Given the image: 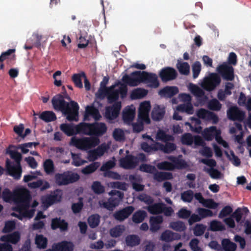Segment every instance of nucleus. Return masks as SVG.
I'll list each match as a JSON object with an SVG mask.
<instances>
[{
	"mask_svg": "<svg viewBox=\"0 0 251 251\" xmlns=\"http://www.w3.org/2000/svg\"><path fill=\"white\" fill-rule=\"evenodd\" d=\"M123 82L129 86H136L141 83L147 84L150 87L157 88L159 85L157 75L152 73L146 71H136L130 74H126L122 77Z\"/></svg>",
	"mask_w": 251,
	"mask_h": 251,
	"instance_id": "obj_1",
	"label": "nucleus"
},
{
	"mask_svg": "<svg viewBox=\"0 0 251 251\" xmlns=\"http://www.w3.org/2000/svg\"><path fill=\"white\" fill-rule=\"evenodd\" d=\"M65 98L70 99L69 97H64L60 94L54 96L51 100L53 108L66 115L69 121H77L79 108L78 103L74 100L69 103L64 100Z\"/></svg>",
	"mask_w": 251,
	"mask_h": 251,
	"instance_id": "obj_2",
	"label": "nucleus"
},
{
	"mask_svg": "<svg viewBox=\"0 0 251 251\" xmlns=\"http://www.w3.org/2000/svg\"><path fill=\"white\" fill-rule=\"evenodd\" d=\"M6 153L10 155L12 159L14 160L15 164H14L9 159L6 160V175L12 176L15 180H19L22 173V168L21 164L22 155L18 151L14 150H7Z\"/></svg>",
	"mask_w": 251,
	"mask_h": 251,
	"instance_id": "obj_3",
	"label": "nucleus"
},
{
	"mask_svg": "<svg viewBox=\"0 0 251 251\" xmlns=\"http://www.w3.org/2000/svg\"><path fill=\"white\" fill-rule=\"evenodd\" d=\"M30 196L27 191H20L16 196L15 200L16 206L13 210L20 214L24 213L25 217L31 218L34 213V210H28L30 200Z\"/></svg>",
	"mask_w": 251,
	"mask_h": 251,
	"instance_id": "obj_4",
	"label": "nucleus"
},
{
	"mask_svg": "<svg viewBox=\"0 0 251 251\" xmlns=\"http://www.w3.org/2000/svg\"><path fill=\"white\" fill-rule=\"evenodd\" d=\"M127 84L120 81H118L111 85L104 92L105 93L107 101L109 103H113L117 102L119 95L123 99L126 97L127 93Z\"/></svg>",
	"mask_w": 251,
	"mask_h": 251,
	"instance_id": "obj_5",
	"label": "nucleus"
},
{
	"mask_svg": "<svg viewBox=\"0 0 251 251\" xmlns=\"http://www.w3.org/2000/svg\"><path fill=\"white\" fill-rule=\"evenodd\" d=\"M78 127L83 131V134L94 136L93 137L98 138L103 135L107 130V127L105 123L97 122L93 123L81 122Z\"/></svg>",
	"mask_w": 251,
	"mask_h": 251,
	"instance_id": "obj_6",
	"label": "nucleus"
},
{
	"mask_svg": "<svg viewBox=\"0 0 251 251\" xmlns=\"http://www.w3.org/2000/svg\"><path fill=\"white\" fill-rule=\"evenodd\" d=\"M100 140L97 137H83L78 138L73 137L70 141V145L75 147L78 149L86 151L97 146Z\"/></svg>",
	"mask_w": 251,
	"mask_h": 251,
	"instance_id": "obj_7",
	"label": "nucleus"
},
{
	"mask_svg": "<svg viewBox=\"0 0 251 251\" xmlns=\"http://www.w3.org/2000/svg\"><path fill=\"white\" fill-rule=\"evenodd\" d=\"M79 178L78 174L69 171L62 173H57L54 176L55 182L58 186L73 183L78 181Z\"/></svg>",
	"mask_w": 251,
	"mask_h": 251,
	"instance_id": "obj_8",
	"label": "nucleus"
},
{
	"mask_svg": "<svg viewBox=\"0 0 251 251\" xmlns=\"http://www.w3.org/2000/svg\"><path fill=\"white\" fill-rule=\"evenodd\" d=\"M62 197V190L57 189L50 194L45 195L41 197V200L44 206L49 207L53 204L60 202Z\"/></svg>",
	"mask_w": 251,
	"mask_h": 251,
	"instance_id": "obj_9",
	"label": "nucleus"
},
{
	"mask_svg": "<svg viewBox=\"0 0 251 251\" xmlns=\"http://www.w3.org/2000/svg\"><path fill=\"white\" fill-rule=\"evenodd\" d=\"M221 79L220 76L216 73H212L209 76L205 78L202 84V87L207 91H212L220 85Z\"/></svg>",
	"mask_w": 251,
	"mask_h": 251,
	"instance_id": "obj_10",
	"label": "nucleus"
},
{
	"mask_svg": "<svg viewBox=\"0 0 251 251\" xmlns=\"http://www.w3.org/2000/svg\"><path fill=\"white\" fill-rule=\"evenodd\" d=\"M121 107V101L115 102L112 105L106 107L104 117L108 122H112L119 116Z\"/></svg>",
	"mask_w": 251,
	"mask_h": 251,
	"instance_id": "obj_11",
	"label": "nucleus"
},
{
	"mask_svg": "<svg viewBox=\"0 0 251 251\" xmlns=\"http://www.w3.org/2000/svg\"><path fill=\"white\" fill-rule=\"evenodd\" d=\"M216 71L226 80L232 81L234 79V70L232 66L224 63L218 66Z\"/></svg>",
	"mask_w": 251,
	"mask_h": 251,
	"instance_id": "obj_12",
	"label": "nucleus"
},
{
	"mask_svg": "<svg viewBox=\"0 0 251 251\" xmlns=\"http://www.w3.org/2000/svg\"><path fill=\"white\" fill-rule=\"evenodd\" d=\"M176 71L172 67H166L162 68L159 72V75L163 82L175 80L177 76Z\"/></svg>",
	"mask_w": 251,
	"mask_h": 251,
	"instance_id": "obj_13",
	"label": "nucleus"
},
{
	"mask_svg": "<svg viewBox=\"0 0 251 251\" xmlns=\"http://www.w3.org/2000/svg\"><path fill=\"white\" fill-rule=\"evenodd\" d=\"M151 109V104L149 101H145L142 102L139 108L138 118L139 120L144 121V122L149 124L151 121L149 118V112Z\"/></svg>",
	"mask_w": 251,
	"mask_h": 251,
	"instance_id": "obj_14",
	"label": "nucleus"
},
{
	"mask_svg": "<svg viewBox=\"0 0 251 251\" xmlns=\"http://www.w3.org/2000/svg\"><path fill=\"white\" fill-rule=\"evenodd\" d=\"M122 167L126 169H134L138 164L137 157L133 155H126L120 160Z\"/></svg>",
	"mask_w": 251,
	"mask_h": 251,
	"instance_id": "obj_15",
	"label": "nucleus"
},
{
	"mask_svg": "<svg viewBox=\"0 0 251 251\" xmlns=\"http://www.w3.org/2000/svg\"><path fill=\"white\" fill-rule=\"evenodd\" d=\"M227 116L230 120L242 122L245 118V113L237 106H232L227 110Z\"/></svg>",
	"mask_w": 251,
	"mask_h": 251,
	"instance_id": "obj_16",
	"label": "nucleus"
},
{
	"mask_svg": "<svg viewBox=\"0 0 251 251\" xmlns=\"http://www.w3.org/2000/svg\"><path fill=\"white\" fill-rule=\"evenodd\" d=\"M135 208L133 206H127L121 210L116 211L113 214V217L117 221L122 222L128 218L133 212Z\"/></svg>",
	"mask_w": 251,
	"mask_h": 251,
	"instance_id": "obj_17",
	"label": "nucleus"
},
{
	"mask_svg": "<svg viewBox=\"0 0 251 251\" xmlns=\"http://www.w3.org/2000/svg\"><path fill=\"white\" fill-rule=\"evenodd\" d=\"M80 125V123L76 126L73 124H62L60 125V128L66 135L71 136L77 133L82 134L83 131L78 127Z\"/></svg>",
	"mask_w": 251,
	"mask_h": 251,
	"instance_id": "obj_18",
	"label": "nucleus"
},
{
	"mask_svg": "<svg viewBox=\"0 0 251 251\" xmlns=\"http://www.w3.org/2000/svg\"><path fill=\"white\" fill-rule=\"evenodd\" d=\"M197 115L200 119L212 121L214 124H216L219 121L218 117L216 114L203 108L199 109L197 112Z\"/></svg>",
	"mask_w": 251,
	"mask_h": 251,
	"instance_id": "obj_19",
	"label": "nucleus"
},
{
	"mask_svg": "<svg viewBox=\"0 0 251 251\" xmlns=\"http://www.w3.org/2000/svg\"><path fill=\"white\" fill-rule=\"evenodd\" d=\"M51 228L53 230L59 228L60 231H65L68 230V223L61 218H55L51 220Z\"/></svg>",
	"mask_w": 251,
	"mask_h": 251,
	"instance_id": "obj_20",
	"label": "nucleus"
},
{
	"mask_svg": "<svg viewBox=\"0 0 251 251\" xmlns=\"http://www.w3.org/2000/svg\"><path fill=\"white\" fill-rule=\"evenodd\" d=\"M121 201L115 197L113 196L109 198L107 201H99V205L100 207L105 208L108 210H112L113 208L117 206Z\"/></svg>",
	"mask_w": 251,
	"mask_h": 251,
	"instance_id": "obj_21",
	"label": "nucleus"
},
{
	"mask_svg": "<svg viewBox=\"0 0 251 251\" xmlns=\"http://www.w3.org/2000/svg\"><path fill=\"white\" fill-rule=\"evenodd\" d=\"M163 221L161 216H152L150 219V230L152 232H155L160 228V225Z\"/></svg>",
	"mask_w": 251,
	"mask_h": 251,
	"instance_id": "obj_22",
	"label": "nucleus"
},
{
	"mask_svg": "<svg viewBox=\"0 0 251 251\" xmlns=\"http://www.w3.org/2000/svg\"><path fill=\"white\" fill-rule=\"evenodd\" d=\"M89 116H92L96 121L99 120L101 117L99 110L94 106H87L86 108L85 113L84 116V120H88Z\"/></svg>",
	"mask_w": 251,
	"mask_h": 251,
	"instance_id": "obj_23",
	"label": "nucleus"
},
{
	"mask_svg": "<svg viewBox=\"0 0 251 251\" xmlns=\"http://www.w3.org/2000/svg\"><path fill=\"white\" fill-rule=\"evenodd\" d=\"M20 239V233L15 231L10 234L3 235L0 237V240L2 242L11 243L13 244H17Z\"/></svg>",
	"mask_w": 251,
	"mask_h": 251,
	"instance_id": "obj_24",
	"label": "nucleus"
},
{
	"mask_svg": "<svg viewBox=\"0 0 251 251\" xmlns=\"http://www.w3.org/2000/svg\"><path fill=\"white\" fill-rule=\"evenodd\" d=\"M178 89L176 86H166L160 91V94L164 97L171 98L178 93Z\"/></svg>",
	"mask_w": 251,
	"mask_h": 251,
	"instance_id": "obj_25",
	"label": "nucleus"
},
{
	"mask_svg": "<svg viewBox=\"0 0 251 251\" xmlns=\"http://www.w3.org/2000/svg\"><path fill=\"white\" fill-rule=\"evenodd\" d=\"M165 110L164 108H161L159 105L155 106L151 112V118L153 120L159 121L161 120L164 116Z\"/></svg>",
	"mask_w": 251,
	"mask_h": 251,
	"instance_id": "obj_26",
	"label": "nucleus"
},
{
	"mask_svg": "<svg viewBox=\"0 0 251 251\" xmlns=\"http://www.w3.org/2000/svg\"><path fill=\"white\" fill-rule=\"evenodd\" d=\"M74 245L73 243L63 241L55 244V249L57 251H73Z\"/></svg>",
	"mask_w": 251,
	"mask_h": 251,
	"instance_id": "obj_27",
	"label": "nucleus"
},
{
	"mask_svg": "<svg viewBox=\"0 0 251 251\" xmlns=\"http://www.w3.org/2000/svg\"><path fill=\"white\" fill-rule=\"evenodd\" d=\"M163 206H164V204L162 202L152 203L151 205H148L146 209L150 213L156 215L163 213Z\"/></svg>",
	"mask_w": 251,
	"mask_h": 251,
	"instance_id": "obj_28",
	"label": "nucleus"
},
{
	"mask_svg": "<svg viewBox=\"0 0 251 251\" xmlns=\"http://www.w3.org/2000/svg\"><path fill=\"white\" fill-rule=\"evenodd\" d=\"M135 115V109L126 108L123 112L122 118L125 123L129 124L133 120Z\"/></svg>",
	"mask_w": 251,
	"mask_h": 251,
	"instance_id": "obj_29",
	"label": "nucleus"
},
{
	"mask_svg": "<svg viewBox=\"0 0 251 251\" xmlns=\"http://www.w3.org/2000/svg\"><path fill=\"white\" fill-rule=\"evenodd\" d=\"M180 238V235L170 230H165L161 235V240L166 242H171Z\"/></svg>",
	"mask_w": 251,
	"mask_h": 251,
	"instance_id": "obj_30",
	"label": "nucleus"
},
{
	"mask_svg": "<svg viewBox=\"0 0 251 251\" xmlns=\"http://www.w3.org/2000/svg\"><path fill=\"white\" fill-rule=\"evenodd\" d=\"M153 174V178L158 182L171 179L173 178L172 174L170 172H158L156 171Z\"/></svg>",
	"mask_w": 251,
	"mask_h": 251,
	"instance_id": "obj_31",
	"label": "nucleus"
},
{
	"mask_svg": "<svg viewBox=\"0 0 251 251\" xmlns=\"http://www.w3.org/2000/svg\"><path fill=\"white\" fill-rule=\"evenodd\" d=\"M156 139L163 142H166L167 141H173L175 138L172 135L166 134L164 130L160 129L156 133Z\"/></svg>",
	"mask_w": 251,
	"mask_h": 251,
	"instance_id": "obj_32",
	"label": "nucleus"
},
{
	"mask_svg": "<svg viewBox=\"0 0 251 251\" xmlns=\"http://www.w3.org/2000/svg\"><path fill=\"white\" fill-rule=\"evenodd\" d=\"M100 162H94L83 168L81 172L85 175L92 174L100 167Z\"/></svg>",
	"mask_w": 251,
	"mask_h": 251,
	"instance_id": "obj_33",
	"label": "nucleus"
},
{
	"mask_svg": "<svg viewBox=\"0 0 251 251\" xmlns=\"http://www.w3.org/2000/svg\"><path fill=\"white\" fill-rule=\"evenodd\" d=\"M176 68L179 73L182 75H188L190 74V65L186 62H179L176 64Z\"/></svg>",
	"mask_w": 251,
	"mask_h": 251,
	"instance_id": "obj_34",
	"label": "nucleus"
},
{
	"mask_svg": "<svg viewBox=\"0 0 251 251\" xmlns=\"http://www.w3.org/2000/svg\"><path fill=\"white\" fill-rule=\"evenodd\" d=\"M147 215L146 211L139 210L134 213L132 217V220L135 224H139L144 220Z\"/></svg>",
	"mask_w": 251,
	"mask_h": 251,
	"instance_id": "obj_35",
	"label": "nucleus"
},
{
	"mask_svg": "<svg viewBox=\"0 0 251 251\" xmlns=\"http://www.w3.org/2000/svg\"><path fill=\"white\" fill-rule=\"evenodd\" d=\"M126 243L128 247H133L138 246L140 243V239L136 235H129L126 237Z\"/></svg>",
	"mask_w": 251,
	"mask_h": 251,
	"instance_id": "obj_36",
	"label": "nucleus"
},
{
	"mask_svg": "<svg viewBox=\"0 0 251 251\" xmlns=\"http://www.w3.org/2000/svg\"><path fill=\"white\" fill-rule=\"evenodd\" d=\"M148 91L143 88H137L133 90L130 95L132 100H137L145 97L148 94Z\"/></svg>",
	"mask_w": 251,
	"mask_h": 251,
	"instance_id": "obj_37",
	"label": "nucleus"
},
{
	"mask_svg": "<svg viewBox=\"0 0 251 251\" xmlns=\"http://www.w3.org/2000/svg\"><path fill=\"white\" fill-rule=\"evenodd\" d=\"M39 118L47 123L52 122L56 120V115L53 112L50 111L43 112L40 114Z\"/></svg>",
	"mask_w": 251,
	"mask_h": 251,
	"instance_id": "obj_38",
	"label": "nucleus"
},
{
	"mask_svg": "<svg viewBox=\"0 0 251 251\" xmlns=\"http://www.w3.org/2000/svg\"><path fill=\"white\" fill-rule=\"evenodd\" d=\"M223 249L225 251H235L237 245L228 239H224L222 241Z\"/></svg>",
	"mask_w": 251,
	"mask_h": 251,
	"instance_id": "obj_39",
	"label": "nucleus"
},
{
	"mask_svg": "<svg viewBox=\"0 0 251 251\" xmlns=\"http://www.w3.org/2000/svg\"><path fill=\"white\" fill-rule=\"evenodd\" d=\"M35 244L39 249H45L47 248L48 240L43 235H36L35 239Z\"/></svg>",
	"mask_w": 251,
	"mask_h": 251,
	"instance_id": "obj_40",
	"label": "nucleus"
},
{
	"mask_svg": "<svg viewBox=\"0 0 251 251\" xmlns=\"http://www.w3.org/2000/svg\"><path fill=\"white\" fill-rule=\"evenodd\" d=\"M217 128L215 126H212L209 128H205L203 132V136L207 141H211L214 138L215 133H217Z\"/></svg>",
	"mask_w": 251,
	"mask_h": 251,
	"instance_id": "obj_41",
	"label": "nucleus"
},
{
	"mask_svg": "<svg viewBox=\"0 0 251 251\" xmlns=\"http://www.w3.org/2000/svg\"><path fill=\"white\" fill-rule=\"evenodd\" d=\"M100 216L98 214H93L88 218V223L89 226L92 228L97 227L100 223Z\"/></svg>",
	"mask_w": 251,
	"mask_h": 251,
	"instance_id": "obj_42",
	"label": "nucleus"
},
{
	"mask_svg": "<svg viewBox=\"0 0 251 251\" xmlns=\"http://www.w3.org/2000/svg\"><path fill=\"white\" fill-rule=\"evenodd\" d=\"M177 109L181 112H185L188 114H193L194 107L191 102L180 104L177 106Z\"/></svg>",
	"mask_w": 251,
	"mask_h": 251,
	"instance_id": "obj_43",
	"label": "nucleus"
},
{
	"mask_svg": "<svg viewBox=\"0 0 251 251\" xmlns=\"http://www.w3.org/2000/svg\"><path fill=\"white\" fill-rule=\"evenodd\" d=\"M170 226L173 229L179 232L184 231L186 229L184 223L180 221L173 222Z\"/></svg>",
	"mask_w": 251,
	"mask_h": 251,
	"instance_id": "obj_44",
	"label": "nucleus"
},
{
	"mask_svg": "<svg viewBox=\"0 0 251 251\" xmlns=\"http://www.w3.org/2000/svg\"><path fill=\"white\" fill-rule=\"evenodd\" d=\"M129 179L132 183L133 189L137 192L142 191L144 189V185L138 183L136 181L138 180L137 178L134 175H130Z\"/></svg>",
	"mask_w": 251,
	"mask_h": 251,
	"instance_id": "obj_45",
	"label": "nucleus"
},
{
	"mask_svg": "<svg viewBox=\"0 0 251 251\" xmlns=\"http://www.w3.org/2000/svg\"><path fill=\"white\" fill-rule=\"evenodd\" d=\"M207 107L211 110L218 111L222 108V104L216 99H212L208 102Z\"/></svg>",
	"mask_w": 251,
	"mask_h": 251,
	"instance_id": "obj_46",
	"label": "nucleus"
},
{
	"mask_svg": "<svg viewBox=\"0 0 251 251\" xmlns=\"http://www.w3.org/2000/svg\"><path fill=\"white\" fill-rule=\"evenodd\" d=\"M210 228L213 231H223L226 229L225 226L220 221L213 220L210 222Z\"/></svg>",
	"mask_w": 251,
	"mask_h": 251,
	"instance_id": "obj_47",
	"label": "nucleus"
},
{
	"mask_svg": "<svg viewBox=\"0 0 251 251\" xmlns=\"http://www.w3.org/2000/svg\"><path fill=\"white\" fill-rule=\"evenodd\" d=\"M225 153L228 159L231 161L232 163L235 166H239L241 164L240 159L238 158V156L235 155L234 151H230V153L231 156L228 154V152L226 151H225Z\"/></svg>",
	"mask_w": 251,
	"mask_h": 251,
	"instance_id": "obj_48",
	"label": "nucleus"
},
{
	"mask_svg": "<svg viewBox=\"0 0 251 251\" xmlns=\"http://www.w3.org/2000/svg\"><path fill=\"white\" fill-rule=\"evenodd\" d=\"M156 166L159 169L161 170L172 171L175 169L174 165L167 161L158 163Z\"/></svg>",
	"mask_w": 251,
	"mask_h": 251,
	"instance_id": "obj_49",
	"label": "nucleus"
},
{
	"mask_svg": "<svg viewBox=\"0 0 251 251\" xmlns=\"http://www.w3.org/2000/svg\"><path fill=\"white\" fill-rule=\"evenodd\" d=\"M194 198V192L192 190H188L181 194V199L185 202H190Z\"/></svg>",
	"mask_w": 251,
	"mask_h": 251,
	"instance_id": "obj_50",
	"label": "nucleus"
},
{
	"mask_svg": "<svg viewBox=\"0 0 251 251\" xmlns=\"http://www.w3.org/2000/svg\"><path fill=\"white\" fill-rule=\"evenodd\" d=\"M165 143V144H163L162 146V151L164 153H170L176 150V146L175 143L169 142V141Z\"/></svg>",
	"mask_w": 251,
	"mask_h": 251,
	"instance_id": "obj_51",
	"label": "nucleus"
},
{
	"mask_svg": "<svg viewBox=\"0 0 251 251\" xmlns=\"http://www.w3.org/2000/svg\"><path fill=\"white\" fill-rule=\"evenodd\" d=\"M92 189L96 194H101L104 192L105 189L100 182L98 181H94L92 185Z\"/></svg>",
	"mask_w": 251,
	"mask_h": 251,
	"instance_id": "obj_52",
	"label": "nucleus"
},
{
	"mask_svg": "<svg viewBox=\"0 0 251 251\" xmlns=\"http://www.w3.org/2000/svg\"><path fill=\"white\" fill-rule=\"evenodd\" d=\"M71 154L73 159V162L72 164L73 165L76 167H78L83 165L84 163L86 162V161L82 160L81 159L78 154H75V153L71 152Z\"/></svg>",
	"mask_w": 251,
	"mask_h": 251,
	"instance_id": "obj_53",
	"label": "nucleus"
},
{
	"mask_svg": "<svg viewBox=\"0 0 251 251\" xmlns=\"http://www.w3.org/2000/svg\"><path fill=\"white\" fill-rule=\"evenodd\" d=\"M193 136L189 133H184L181 138L182 144L187 146H191L193 143Z\"/></svg>",
	"mask_w": 251,
	"mask_h": 251,
	"instance_id": "obj_54",
	"label": "nucleus"
},
{
	"mask_svg": "<svg viewBox=\"0 0 251 251\" xmlns=\"http://www.w3.org/2000/svg\"><path fill=\"white\" fill-rule=\"evenodd\" d=\"M83 76L81 74H75L72 75V79L75 87L78 88H82L83 84L81 77Z\"/></svg>",
	"mask_w": 251,
	"mask_h": 251,
	"instance_id": "obj_55",
	"label": "nucleus"
},
{
	"mask_svg": "<svg viewBox=\"0 0 251 251\" xmlns=\"http://www.w3.org/2000/svg\"><path fill=\"white\" fill-rule=\"evenodd\" d=\"M44 168L45 172L50 174L54 171V166L53 161L50 159H47L44 163Z\"/></svg>",
	"mask_w": 251,
	"mask_h": 251,
	"instance_id": "obj_56",
	"label": "nucleus"
},
{
	"mask_svg": "<svg viewBox=\"0 0 251 251\" xmlns=\"http://www.w3.org/2000/svg\"><path fill=\"white\" fill-rule=\"evenodd\" d=\"M139 170L141 172L150 174H153L156 171V169L154 166L147 164L141 165L139 167Z\"/></svg>",
	"mask_w": 251,
	"mask_h": 251,
	"instance_id": "obj_57",
	"label": "nucleus"
},
{
	"mask_svg": "<svg viewBox=\"0 0 251 251\" xmlns=\"http://www.w3.org/2000/svg\"><path fill=\"white\" fill-rule=\"evenodd\" d=\"M124 228L120 226H116L110 230V235L115 238L119 237L122 234Z\"/></svg>",
	"mask_w": 251,
	"mask_h": 251,
	"instance_id": "obj_58",
	"label": "nucleus"
},
{
	"mask_svg": "<svg viewBox=\"0 0 251 251\" xmlns=\"http://www.w3.org/2000/svg\"><path fill=\"white\" fill-rule=\"evenodd\" d=\"M206 227V226L202 224H197L193 229L194 234L197 236L202 235L205 231Z\"/></svg>",
	"mask_w": 251,
	"mask_h": 251,
	"instance_id": "obj_59",
	"label": "nucleus"
},
{
	"mask_svg": "<svg viewBox=\"0 0 251 251\" xmlns=\"http://www.w3.org/2000/svg\"><path fill=\"white\" fill-rule=\"evenodd\" d=\"M138 199L141 201L144 202L148 205H151L154 202L153 199L146 194H141L139 195Z\"/></svg>",
	"mask_w": 251,
	"mask_h": 251,
	"instance_id": "obj_60",
	"label": "nucleus"
},
{
	"mask_svg": "<svg viewBox=\"0 0 251 251\" xmlns=\"http://www.w3.org/2000/svg\"><path fill=\"white\" fill-rule=\"evenodd\" d=\"M193 77L195 79L197 78L201 71V64L199 61H196L192 65Z\"/></svg>",
	"mask_w": 251,
	"mask_h": 251,
	"instance_id": "obj_61",
	"label": "nucleus"
},
{
	"mask_svg": "<svg viewBox=\"0 0 251 251\" xmlns=\"http://www.w3.org/2000/svg\"><path fill=\"white\" fill-rule=\"evenodd\" d=\"M83 207L82 198L79 199V201L77 203H74L72 205V209L75 214L78 213L81 211Z\"/></svg>",
	"mask_w": 251,
	"mask_h": 251,
	"instance_id": "obj_62",
	"label": "nucleus"
},
{
	"mask_svg": "<svg viewBox=\"0 0 251 251\" xmlns=\"http://www.w3.org/2000/svg\"><path fill=\"white\" fill-rule=\"evenodd\" d=\"M198 212L201 219L207 217H212L213 215L211 210L203 208H199L198 209Z\"/></svg>",
	"mask_w": 251,
	"mask_h": 251,
	"instance_id": "obj_63",
	"label": "nucleus"
},
{
	"mask_svg": "<svg viewBox=\"0 0 251 251\" xmlns=\"http://www.w3.org/2000/svg\"><path fill=\"white\" fill-rule=\"evenodd\" d=\"M199 243L200 241L197 238L192 239L190 241L189 246L193 251H202L201 248L199 246Z\"/></svg>",
	"mask_w": 251,
	"mask_h": 251,
	"instance_id": "obj_64",
	"label": "nucleus"
}]
</instances>
